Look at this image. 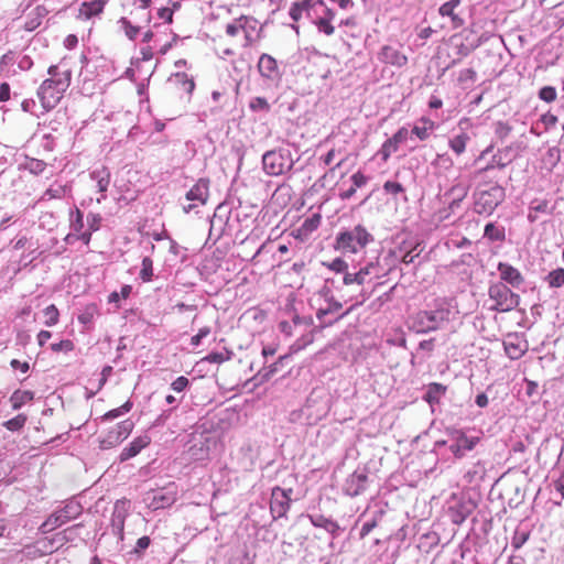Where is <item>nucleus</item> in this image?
<instances>
[{
	"label": "nucleus",
	"instance_id": "obj_1",
	"mask_svg": "<svg viewBox=\"0 0 564 564\" xmlns=\"http://www.w3.org/2000/svg\"><path fill=\"white\" fill-rule=\"evenodd\" d=\"M445 434L447 438L436 441L432 452L438 456L447 449L455 459L467 457L482 440L481 431L473 427L451 426L445 430Z\"/></svg>",
	"mask_w": 564,
	"mask_h": 564
},
{
	"label": "nucleus",
	"instance_id": "obj_2",
	"mask_svg": "<svg viewBox=\"0 0 564 564\" xmlns=\"http://www.w3.org/2000/svg\"><path fill=\"white\" fill-rule=\"evenodd\" d=\"M457 310L449 302L438 300L431 310L419 311L408 319L409 329L416 334H426L443 328L454 319Z\"/></svg>",
	"mask_w": 564,
	"mask_h": 564
},
{
	"label": "nucleus",
	"instance_id": "obj_3",
	"mask_svg": "<svg viewBox=\"0 0 564 564\" xmlns=\"http://www.w3.org/2000/svg\"><path fill=\"white\" fill-rule=\"evenodd\" d=\"M373 241V236L362 225L340 230L335 238V249L343 253H357Z\"/></svg>",
	"mask_w": 564,
	"mask_h": 564
},
{
	"label": "nucleus",
	"instance_id": "obj_4",
	"mask_svg": "<svg viewBox=\"0 0 564 564\" xmlns=\"http://www.w3.org/2000/svg\"><path fill=\"white\" fill-rule=\"evenodd\" d=\"M83 510L82 503L75 498L67 499L63 502L62 507L57 508L46 518L39 530L43 534L50 533L70 520L77 519L83 513Z\"/></svg>",
	"mask_w": 564,
	"mask_h": 564
},
{
	"label": "nucleus",
	"instance_id": "obj_5",
	"mask_svg": "<svg viewBox=\"0 0 564 564\" xmlns=\"http://www.w3.org/2000/svg\"><path fill=\"white\" fill-rule=\"evenodd\" d=\"M294 159L286 148H278L263 153L262 167L270 176H280L293 169Z\"/></svg>",
	"mask_w": 564,
	"mask_h": 564
},
{
	"label": "nucleus",
	"instance_id": "obj_6",
	"mask_svg": "<svg viewBox=\"0 0 564 564\" xmlns=\"http://www.w3.org/2000/svg\"><path fill=\"white\" fill-rule=\"evenodd\" d=\"M488 296L495 302L490 307L495 312H510L520 304L519 294L511 291V289L502 282H496L489 285Z\"/></svg>",
	"mask_w": 564,
	"mask_h": 564
},
{
	"label": "nucleus",
	"instance_id": "obj_7",
	"mask_svg": "<svg viewBox=\"0 0 564 564\" xmlns=\"http://www.w3.org/2000/svg\"><path fill=\"white\" fill-rule=\"evenodd\" d=\"M505 197L506 191L498 184L492 185L488 189H479L476 194L474 212L479 215L490 216L505 200Z\"/></svg>",
	"mask_w": 564,
	"mask_h": 564
},
{
	"label": "nucleus",
	"instance_id": "obj_8",
	"mask_svg": "<svg viewBox=\"0 0 564 564\" xmlns=\"http://www.w3.org/2000/svg\"><path fill=\"white\" fill-rule=\"evenodd\" d=\"M257 68L260 77L268 88H278L284 75L282 63H279L272 55L262 53L259 56Z\"/></svg>",
	"mask_w": 564,
	"mask_h": 564
},
{
	"label": "nucleus",
	"instance_id": "obj_9",
	"mask_svg": "<svg viewBox=\"0 0 564 564\" xmlns=\"http://www.w3.org/2000/svg\"><path fill=\"white\" fill-rule=\"evenodd\" d=\"M209 197V180L202 177L199 178L186 193L185 200L188 202L185 204L181 202L182 209L185 214L191 213L198 206H203L207 203Z\"/></svg>",
	"mask_w": 564,
	"mask_h": 564
},
{
	"label": "nucleus",
	"instance_id": "obj_10",
	"mask_svg": "<svg viewBox=\"0 0 564 564\" xmlns=\"http://www.w3.org/2000/svg\"><path fill=\"white\" fill-rule=\"evenodd\" d=\"M64 80L53 84V82L45 79L37 89V97L45 110L53 109L67 90L64 88Z\"/></svg>",
	"mask_w": 564,
	"mask_h": 564
},
{
	"label": "nucleus",
	"instance_id": "obj_11",
	"mask_svg": "<svg viewBox=\"0 0 564 564\" xmlns=\"http://www.w3.org/2000/svg\"><path fill=\"white\" fill-rule=\"evenodd\" d=\"M293 494V489H284L279 486L272 488L271 499H270V512L273 519L282 518L286 514L291 505V495Z\"/></svg>",
	"mask_w": 564,
	"mask_h": 564
},
{
	"label": "nucleus",
	"instance_id": "obj_12",
	"mask_svg": "<svg viewBox=\"0 0 564 564\" xmlns=\"http://www.w3.org/2000/svg\"><path fill=\"white\" fill-rule=\"evenodd\" d=\"M410 131L405 127H401L391 138L387 139L381 148L378 150L377 155L381 158L382 162H387L392 153H395L399 145L409 139Z\"/></svg>",
	"mask_w": 564,
	"mask_h": 564
},
{
	"label": "nucleus",
	"instance_id": "obj_13",
	"mask_svg": "<svg viewBox=\"0 0 564 564\" xmlns=\"http://www.w3.org/2000/svg\"><path fill=\"white\" fill-rule=\"evenodd\" d=\"M368 476L364 471H354L344 482L343 491L346 496L357 497L367 489Z\"/></svg>",
	"mask_w": 564,
	"mask_h": 564
},
{
	"label": "nucleus",
	"instance_id": "obj_14",
	"mask_svg": "<svg viewBox=\"0 0 564 564\" xmlns=\"http://www.w3.org/2000/svg\"><path fill=\"white\" fill-rule=\"evenodd\" d=\"M497 270L501 279L500 282L505 283L506 285H510L514 289H520L523 285L524 278L522 273L510 263L499 262Z\"/></svg>",
	"mask_w": 564,
	"mask_h": 564
},
{
	"label": "nucleus",
	"instance_id": "obj_15",
	"mask_svg": "<svg viewBox=\"0 0 564 564\" xmlns=\"http://www.w3.org/2000/svg\"><path fill=\"white\" fill-rule=\"evenodd\" d=\"M351 267L359 278V285L369 283L382 274L378 261H367L365 264H352Z\"/></svg>",
	"mask_w": 564,
	"mask_h": 564
},
{
	"label": "nucleus",
	"instance_id": "obj_16",
	"mask_svg": "<svg viewBox=\"0 0 564 564\" xmlns=\"http://www.w3.org/2000/svg\"><path fill=\"white\" fill-rule=\"evenodd\" d=\"M520 147L519 145H508L503 149H500L497 154L492 156L491 163H489L482 171L487 172L490 169L497 166L498 169H503L509 164L513 159L519 154Z\"/></svg>",
	"mask_w": 564,
	"mask_h": 564
},
{
	"label": "nucleus",
	"instance_id": "obj_17",
	"mask_svg": "<svg viewBox=\"0 0 564 564\" xmlns=\"http://www.w3.org/2000/svg\"><path fill=\"white\" fill-rule=\"evenodd\" d=\"M128 516L126 502L118 500L111 514V530L119 540H123L124 535V521Z\"/></svg>",
	"mask_w": 564,
	"mask_h": 564
},
{
	"label": "nucleus",
	"instance_id": "obj_18",
	"mask_svg": "<svg viewBox=\"0 0 564 564\" xmlns=\"http://www.w3.org/2000/svg\"><path fill=\"white\" fill-rule=\"evenodd\" d=\"M468 124L469 119H460L458 122V127L460 128L462 131L457 134L452 135L448 140V147L456 155H460L465 152L466 145L470 140L468 133L465 132V129Z\"/></svg>",
	"mask_w": 564,
	"mask_h": 564
},
{
	"label": "nucleus",
	"instance_id": "obj_19",
	"mask_svg": "<svg viewBox=\"0 0 564 564\" xmlns=\"http://www.w3.org/2000/svg\"><path fill=\"white\" fill-rule=\"evenodd\" d=\"M89 177L91 181L96 182V186L99 193H101V197L97 199L98 203L106 199L107 191L110 184L111 173L107 166H100L91 170L89 172Z\"/></svg>",
	"mask_w": 564,
	"mask_h": 564
},
{
	"label": "nucleus",
	"instance_id": "obj_20",
	"mask_svg": "<svg viewBox=\"0 0 564 564\" xmlns=\"http://www.w3.org/2000/svg\"><path fill=\"white\" fill-rule=\"evenodd\" d=\"M378 59L384 64H390L397 67H402L408 63V57L398 48L390 45L381 47L378 53Z\"/></svg>",
	"mask_w": 564,
	"mask_h": 564
},
{
	"label": "nucleus",
	"instance_id": "obj_21",
	"mask_svg": "<svg viewBox=\"0 0 564 564\" xmlns=\"http://www.w3.org/2000/svg\"><path fill=\"white\" fill-rule=\"evenodd\" d=\"M460 0H449L444 2L438 8V13L443 18H449L453 30H457L465 24V20L455 12V10L460 6Z\"/></svg>",
	"mask_w": 564,
	"mask_h": 564
},
{
	"label": "nucleus",
	"instance_id": "obj_22",
	"mask_svg": "<svg viewBox=\"0 0 564 564\" xmlns=\"http://www.w3.org/2000/svg\"><path fill=\"white\" fill-rule=\"evenodd\" d=\"M308 518H310L311 523L315 528L324 529L332 535L333 539H337L343 532V529L339 527V524L335 520H333L330 518H326L323 514H319V513L310 514Z\"/></svg>",
	"mask_w": 564,
	"mask_h": 564
},
{
	"label": "nucleus",
	"instance_id": "obj_23",
	"mask_svg": "<svg viewBox=\"0 0 564 564\" xmlns=\"http://www.w3.org/2000/svg\"><path fill=\"white\" fill-rule=\"evenodd\" d=\"M47 74L50 75L47 79L53 82V84L57 83V80H64V88L67 89L69 87L72 80V69L64 61L57 65H51L47 69Z\"/></svg>",
	"mask_w": 564,
	"mask_h": 564
},
{
	"label": "nucleus",
	"instance_id": "obj_24",
	"mask_svg": "<svg viewBox=\"0 0 564 564\" xmlns=\"http://www.w3.org/2000/svg\"><path fill=\"white\" fill-rule=\"evenodd\" d=\"M150 442L151 438L147 434L135 437L128 446L122 449L120 454V460L124 462L137 456L144 447L150 444Z\"/></svg>",
	"mask_w": 564,
	"mask_h": 564
},
{
	"label": "nucleus",
	"instance_id": "obj_25",
	"mask_svg": "<svg viewBox=\"0 0 564 564\" xmlns=\"http://www.w3.org/2000/svg\"><path fill=\"white\" fill-rule=\"evenodd\" d=\"M436 128L437 124L434 120L427 117H421L413 126L411 133L417 137L419 140L425 141Z\"/></svg>",
	"mask_w": 564,
	"mask_h": 564
},
{
	"label": "nucleus",
	"instance_id": "obj_26",
	"mask_svg": "<svg viewBox=\"0 0 564 564\" xmlns=\"http://www.w3.org/2000/svg\"><path fill=\"white\" fill-rule=\"evenodd\" d=\"M105 0L84 1L79 7L78 17L84 20H89L93 17L101 13L105 8Z\"/></svg>",
	"mask_w": 564,
	"mask_h": 564
},
{
	"label": "nucleus",
	"instance_id": "obj_27",
	"mask_svg": "<svg viewBox=\"0 0 564 564\" xmlns=\"http://www.w3.org/2000/svg\"><path fill=\"white\" fill-rule=\"evenodd\" d=\"M446 386L438 383V382H432L430 383L425 392L423 394V400H425L431 406L434 404L440 403V400L442 397L446 393Z\"/></svg>",
	"mask_w": 564,
	"mask_h": 564
},
{
	"label": "nucleus",
	"instance_id": "obj_28",
	"mask_svg": "<svg viewBox=\"0 0 564 564\" xmlns=\"http://www.w3.org/2000/svg\"><path fill=\"white\" fill-rule=\"evenodd\" d=\"M326 302L327 306L325 308H319L316 313V316L322 323L332 324L339 317L344 316V314L339 315L338 317H335L333 321H325V317L329 314L338 313L341 310L343 304L339 301L335 300L334 296H329V299H327Z\"/></svg>",
	"mask_w": 564,
	"mask_h": 564
},
{
	"label": "nucleus",
	"instance_id": "obj_29",
	"mask_svg": "<svg viewBox=\"0 0 564 564\" xmlns=\"http://www.w3.org/2000/svg\"><path fill=\"white\" fill-rule=\"evenodd\" d=\"M188 458L195 462H202L208 458L209 446L206 440H199L193 443L187 451Z\"/></svg>",
	"mask_w": 564,
	"mask_h": 564
},
{
	"label": "nucleus",
	"instance_id": "obj_30",
	"mask_svg": "<svg viewBox=\"0 0 564 564\" xmlns=\"http://www.w3.org/2000/svg\"><path fill=\"white\" fill-rule=\"evenodd\" d=\"M420 245L421 243L419 242L415 243V246L409 251H405L403 247H399V249L391 250L389 254L404 264H411L422 251V249H419Z\"/></svg>",
	"mask_w": 564,
	"mask_h": 564
},
{
	"label": "nucleus",
	"instance_id": "obj_31",
	"mask_svg": "<svg viewBox=\"0 0 564 564\" xmlns=\"http://www.w3.org/2000/svg\"><path fill=\"white\" fill-rule=\"evenodd\" d=\"M503 348L506 355L512 359H520L525 352V347L521 345L517 337L508 336L506 340H503Z\"/></svg>",
	"mask_w": 564,
	"mask_h": 564
},
{
	"label": "nucleus",
	"instance_id": "obj_32",
	"mask_svg": "<svg viewBox=\"0 0 564 564\" xmlns=\"http://www.w3.org/2000/svg\"><path fill=\"white\" fill-rule=\"evenodd\" d=\"M474 506L471 503H459L449 508V518L453 523L462 524L471 513Z\"/></svg>",
	"mask_w": 564,
	"mask_h": 564
},
{
	"label": "nucleus",
	"instance_id": "obj_33",
	"mask_svg": "<svg viewBox=\"0 0 564 564\" xmlns=\"http://www.w3.org/2000/svg\"><path fill=\"white\" fill-rule=\"evenodd\" d=\"M484 238L491 242H503L506 240V229L496 223H488L484 229Z\"/></svg>",
	"mask_w": 564,
	"mask_h": 564
},
{
	"label": "nucleus",
	"instance_id": "obj_34",
	"mask_svg": "<svg viewBox=\"0 0 564 564\" xmlns=\"http://www.w3.org/2000/svg\"><path fill=\"white\" fill-rule=\"evenodd\" d=\"M175 501V495L171 492H164L163 490H158L153 494V498L151 501V507L153 509H164L172 506Z\"/></svg>",
	"mask_w": 564,
	"mask_h": 564
},
{
	"label": "nucleus",
	"instance_id": "obj_35",
	"mask_svg": "<svg viewBox=\"0 0 564 564\" xmlns=\"http://www.w3.org/2000/svg\"><path fill=\"white\" fill-rule=\"evenodd\" d=\"M486 465L484 462L478 460L471 465V467L465 473L464 478L468 482H479L486 476Z\"/></svg>",
	"mask_w": 564,
	"mask_h": 564
},
{
	"label": "nucleus",
	"instance_id": "obj_36",
	"mask_svg": "<svg viewBox=\"0 0 564 564\" xmlns=\"http://www.w3.org/2000/svg\"><path fill=\"white\" fill-rule=\"evenodd\" d=\"M250 22H256V21L242 15L239 19L235 20L232 23L227 24L226 33L229 36H236L242 30L246 32V39L249 41L250 37L247 32V28Z\"/></svg>",
	"mask_w": 564,
	"mask_h": 564
},
{
	"label": "nucleus",
	"instance_id": "obj_37",
	"mask_svg": "<svg viewBox=\"0 0 564 564\" xmlns=\"http://www.w3.org/2000/svg\"><path fill=\"white\" fill-rule=\"evenodd\" d=\"M544 282L552 289H558L564 285V269L557 268L544 276Z\"/></svg>",
	"mask_w": 564,
	"mask_h": 564
},
{
	"label": "nucleus",
	"instance_id": "obj_38",
	"mask_svg": "<svg viewBox=\"0 0 564 564\" xmlns=\"http://www.w3.org/2000/svg\"><path fill=\"white\" fill-rule=\"evenodd\" d=\"M69 227L75 234L80 232L84 227V213L75 207L69 212Z\"/></svg>",
	"mask_w": 564,
	"mask_h": 564
},
{
	"label": "nucleus",
	"instance_id": "obj_39",
	"mask_svg": "<svg viewBox=\"0 0 564 564\" xmlns=\"http://www.w3.org/2000/svg\"><path fill=\"white\" fill-rule=\"evenodd\" d=\"M281 369L279 362H273L269 366H263L254 376V380H257L260 383H263L271 379L272 376H274L279 370Z\"/></svg>",
	"mask_w": 564,
	"mask_h": 564
},
{
	"label": "nucleus",
	"instance_id": "obj_40",
	"mask_svg": "<svg viewBox=\"0 0 564 564\" xmlns=\"http://www.w3.org/2000/svg\"><path fill=\"white\" fill-rule=\"evenodd\" d=\"M132 406H133V403L130 400H128L121 406H119L117 409H112V410L108 411L107 413H105L100 419H101V421H112V420L118 419V417L122 416L123 414L130 412Z\"/></svg>",
	"mask_w": 564,
	"mask_h": 564
},
{
	"label": "nucleus",
	"instance_id": "obj_41",
	"mask_svg": "<svg viewBox=\"0 0 564 564\" xmlns=\"http://www.w3.org/2000/svg\"><path fill=\"white\" fill-rule=\"evenodd\" d=\"M249 109L252 112L268 113L271 110V107L264 97L257 96L250 99Z\"/></svg>",
	"mask_w": 564,
	"mask_h": 564
},
{
	"label": "nucleus",
	"instance_id": "obj_42",
	"mask_svg": "<svg viewBox=\"0 0 564 564\" xmlns=\"http://www.w3.org/2000/svg\"><path fill=\"white\" fill-rule=\"evenodd\" d=\"M23 167L31 174L40 175L45 171L46 163L43 160L28 158L25 163L23 164Z\"/></svg>",
	"mask_w": 564,
	"mask_h": 564
},
{
	"label": "nucleus",
	"instance_id": "obj_43",
	"mask_svg": "<svg viewBox=\"0 0 564 564\" xmlns=\"http://www.w3.org/2000/svg\"><path fill=\"white\" fill-rule=\"evenodd\" d=\"M530 538V532L525 529L518 528L511 539V547L517 551L521 549Z\"/></svg>",
	"mask_w": 564,
	"mask_h": 564
},
{
	"label": "nucleus",
	"instance_id": "obj_44",
	"mask_svg": "<svg viewBox=\"0 0 564 564\" xmlns=\"http://www.w3.org/2000/svg\"><path fill=\"white\" fill-rule=\"evenodd\" d=\"M43 315L45 318L43 322L45 326L52 327L58 323L59 312L54 304L46 306L43 310Z\"/></svg>",
	"mask_w": 564,
	"mask_h": 564
},
{
	"label": "nucleus",
	"instance_id": "obj_45",
	"mask_svg": "<svg viewBox=\"0 0 564 564\" xmlns=\"http://www.w3.org/2000/svg\"><path fill=\"white\" fill-rule=\"evenodd\" d=\"M151 544V539L148 535H143L137 540L134 547L130 551V555H135L137 558L143 557L145 551Z\"/></svg>",
	"mask_w": 564,
	"mask_h": 564
},
{
	"label": "nucleus",
	"instance_id": "obj_46",
	"mask_svg": "<svg viewBox=\"0 0 564 564\" xmlns=\"http://www.w3.org/2000/svg\"><path fill=\"white\" fill-rule=\"evenodd\" d=\"M169 80L170 82L175 80L176 83L182 84L183 89L187 94H192L195 88V83H194L193 78H189L187 76V74H185V73H176Z\"/></svg>",
	"mask_w": 564,
	"mask_h": 564
},
{
	"label": "nucleus",
	"instance_id": "obj_47",
	"mask_svg": "<svg viewBox=\"0 0 564 564\" xmlns=\"http://www.w3.org/2000/svg\"><path fill=\"white\" fill-rule=\"evenodd\" d=\"M468 193V188L463 184H455L443 195L444 198L453 197L456 200H463Z\"/></svg>",
	"mask_w": 564,
	"mask_h": 564
},
{
	"label": "nucleus",
	"instance_id": "obj_48",
	"mask_svg": "<svg viewBox=\"0 0 564 564\" xmlns=\"http://www.w3.org/2000/svg\"><path fill=\"white\" fill-rule=\"evenodd\" d=\"M232 357V351L228 349H224V351H212L206 357L205 360L212 364H221L224 361L230 360Z\"/></svg>",
	"mask_w": 564,
	"mask_h": 564
},
{
	"label": "nucleus",
	"instance_id": "obj_49",
	"mask_svg": "<svg viewBox=\"0 0 564 564\" xmlns=\"http://www.w3.org/2000/svg\"><path fill=\"white\" fill-rule=\"evenodd\" d=\"M538 97L540 100L551 104L557 98L556 88L554 86H543L539 89Z\"/></svg>",
	"mask_w": 564,
	"mask_h": 564
},
{
	"label": "nucleus",
	"instance_id": "obj_50",
	"mask_svg": "<svg viewBox=\"0 0 564 564\" xmlns=\"http://www.w3.org/2000/svg\"><path fill=\"white\" fill-rule=\"evenodd\" d=\"M118 23L121 25V29L124 31L126 36L129 40H135L140 32V28L133 25L127 18L122 17L118 21Z\"/></svg>",
	"mask_w": 564,
	"mask_h": 564
},
{
	"label": "nucleus",
	"instance_id": "obj_51",
	"mask_svg": "<svg viewBox=\"0 0 564 564\" xmlns=\"http://www.w3.org/2000/svg\"><path fill=\"white\" fill-rule=\"evenodd\" d=\"M122 442V438L119 436L118 432L111 429L108 434L100 441V447L102 449L111 448Z\"/></svg>",
	"mask_w": 564,
	"mask_h": 564
},
{
	"label": "nucleus",
	"instance_id": "obj_52",
	"mask_svg": "<svg viewBox=\"0 0 564 564\" xmlns=\"http://www.w3.org/2000/svg\"><path fill=\"white\" fill-rule=\"evenodd\" d=\"M153 278V261L150 257L142 259V268L140 271V279L143 282H150Z\"/></svg>",
	"mask_w": 564,
	"mask_h": 564
},
{
	"label": "nucleus",
	"instance_id": "obj_53",
	"mask_svg": "<svg viewBox=\"0 0 564 564\" xmlns=\"http://www.w3.org/2000/svg\"><path fill=\"white\" fill-rule=\"evenodd\" d=\"M25 422L26 416L24 414H18L17 416L6 421L3 426L11 432H17L24 426Z\"/></svg>",
	"mask_w": 564,
	"mask_h": 564
},
{
	"label": "nucleus",
	"instance_id": "obj_54",
	"mask_svg": "<svg viewBox=\"0 0 564 564\" xmlns=\"http://www.w3.org/2000/svg\"><path fill=\"white\" fill-rule=\"evenodd\" d=\"M134 427V423L131 420H124L118 423L113 430L118 432L119 436L123 440H126L129 434L132 432Z\"/></svg>",
	"mask_w": 564,
	"mask_h": 564
},
{
	"label": "nucleus",
	"instance_id": "obj_55",
	"mask_svg": "<svg viewBox=\"0 0 564 564\" xmlns=\"http://www.w3.org/2000/svg\"><path fill=\"white\" fill-rule=\"evenodd\" d=\"M314 24L316 25L318 32L324 33L325 35H333L335 32V28L328 19H323L318 17L314 20Z\"/></svg>",
	"mask_w": 564,
	"mask_h": 564
},
{
	"label": "nucleus",
	"instance_id": "obj_56",
	"mask_svg": "<svg viewBox=\"0 0 564 564\" xmlns=\"http://www.w3.org/2000/svg\"><path fill=\"white\" fill-rule=\"evenodd\" d=\"M529 209L531 212H535L538 214H551L552 209L549 206V202L546 199H533L530 203Z\"/></svg>",
	"mask_w": 564,
	"mask_h": 564
},
{
	"label": "nucleus",
	"instance_id": "obj_57",
	"mask_svg": "<svg viewBox=\"0 0 564 564\" xmlns=\"http://www.w3.org/2000/svg\"><path fill=\"white\" fill-rule=\"evenodd\" d=\"M512 131V127L506 121H497L495 123V135L499 140H505Z\"/></svg>",
	"mask_w": 564,
	"mask_h": 564
},
{
	"label": "nucleus",
	"instance_id": "obj_58",
	"mask_svg": "<svg viewBox=\"0 0 564 564\" xmlns=\"http://www.w3.org/2000/svg\"><path fill=\"white\" fill-rule=\"evenodd\" d=\"M323 264L336 273H344L349 269V263L341 258H336L329 263L324 262Z\"/></svg>",
	"mask_w": 564,
	"mask_h": 564
},
{
	"label": "nucleus",
	"instance_id": "obj_59",
	"mask_svg": "<svg viewBox=\"0 0 564 564\" xmlns=\"http://www.w3.org/2000/svg\"><path fill=\"white\" fill-rule=\"evenodd\" d=\"M382 188H383L384 193L391 194L393 196H398L399 194L404 193V191H405L403 185L395 181L384 182Z\"/></svg>",
	"mask_w": 564,
	"mask_h": 564
},
{
	"label": "nucleus",
	"instance_id": "obj_60",
	"mask_svg": "<svg viewBox=\"0 0 564 564\" xmlns=\"http://www.w3.org/2000/svg\"><path fill=\"white\" fill-rule=\"evenodd\" d=\"M50 348L54 352H59V351L70 352V351L74 350L75 346H74V343L70 339H63V340H61L58 343H53L50 346Z\"/></svg>",
	"mask_w": 564,
	"mask_h": 564
},
{
	"label": "nucleus",
	"instance_id": "obj_61",
	"mask_svg": "<svg viewBox=\"0 0 564 564\" xmlns=\"http://www.w3.org/2000/svg\"><path fill=\"white\" fill-rule=\"evenodd\" d=\"M524 382H525V394L529 398L534 399L533 400L534 402L539 401L541 399V395L539 393V384H538V382H535L533 380H529V379H525Z\"/></svg>",
	"mask_w": 564,
	"mask_h": 564
},
{
	"label": "nucleus",
	"instance_id": "obj_62",
	"mask_svg": "<svg viewBox=\"0 0 564 564\" xmlns=\"http://www.w3.org/2000/svg\"><path fill=\"white\" fill-rule=\"evenodd\" d=\"M557 121V116L553 115L551 111L543 113L539 119V122L543 124L545 131L552 129Z\"/></svg>",
	"mask_w": 564,
	"mask_h": 564
},
{
	"label": "nucleus",
	"instance_id": "obj_63",
	"mask_svg": "<svg viewBox=\"0 0 564 564\" xmlns=\"http://www.w3.org/2000/svg\"><path fill=\"white\" fill-rule=\"evenodd\" d=\"M553 486L555 491L558 494V500H555L554 503L556 506H561L562 500L564 499V469L558 478L553 481Z\"/></svg>",
	"mask_w": 564,
	"mask_h": 564
},
{
	"label": "nucleus",
	"instance_id": "obj_64",
	"mask_svg": "<svg viewBox=\"0 0 564 564\" xmlns=\"http://www.w3.org/2000/svg\"><path fill=\"white\" fill-rule=\"evenodd\" d=\"M191 382L185 376L177 377L172 383L171 389L174 392H183L189 387Z\"/></svg>",
	"mask_w": 564,
	"mask_h": 564
}]
</instances>
